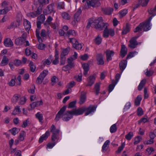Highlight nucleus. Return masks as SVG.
<instances>
[{
	"label": "nucleus",
	"instance_id": "f257e3e1",
	"mask_svg": "<svg viewBox=\"0 0 156 156\" xmlns=\"http://www.w3.org/2000/svg\"><path fill=\"white\" fill-rule=\"evenodd\" d=\"M96 106L90 105L88 107H82L77 109H75L71 111H67L63 114L67 107L66 105H65L60 109L56 115V117H60L63 116L69 117L70 116L82 114L84 112H85V115H87L93 113L96 110Z\"/></svg>",
	"mask_w": 156,
	"mask_h": 156
},
{
	"label": "nucleus",
	"instance_id": "f03ea898",
	"mask_svg": "<svg viewBox=\"0 0 156 156\" xmlns=\"http://www.w3.org/2000/svg\"><path fill=\"white\" fill-rule=\"evenodd\" d=\"M50 131L52 133L51 135V140L53 142L55 140L58 141L59 137L58 134L59 133L60 130L58 129H56L54 125H52L50 128Z\"/></svg>",
	"mask_w": 156,
	"mask_h": 156
},
{
	"label": "nucleus",
	"instance_id": "7ed1b4c3",
	"mask_svg": "<svg viewBox=\"0 0 156 156\" xmlns=\"http://www.w3.org/2000/svg\"><path fill=\"white\" fill-rule=\"evenodd\" d=\"M94 23H96L94 25L95 28L99 30H101L105 28L106 26H107V24H105L103 22L102 18L101 17L94 20Z\"/></svg>",
	"mask_w": 156,
	"mask_h": 156
},
{
	"label": "nucleus",
	"instance_id": "20e7f679",
	"mask_svg": "<svg viewBox=\"0 0 156 156\" xmlns=\"http://www.w3.org/2000/svg\"><path fill=\"white\" fill-rule=\"evenodd\" d=\"M86 2L88 6L95 7L99 6L101 5L99 1L96 0H87Z\"/></svg>",
	"mask_w": 156,
	"mask_h": 156
},
{
	"label": "nucleus",
	"instance_id": "39448f33",
	"mask_svg": "<svg viewBox=\"0 0 156 156\" xmlns=\"http://www.w3.org/2000/svg\"><path fill=\"white\" fill-rule=\"evenodd\" d=\"M138 37H133L129 41L130 44L129 45V46L130 48H134L136 47V46L138 44V42L136 40Z\"/></svg>",
	"mask_w": 156,
	"mask_h": 156
},
{
	"label": "nucleus",
	"instance_id": "423d86ee",
	"mask_svg": "<svg viewBox=\"0 0 156 156\" xmlns=\"http://www.w3.org/2000/svg\"><path fill=\"white\" fill-rule=\"evenodd\" d=\"M95 80V75H90L87 79V83L86 85V87L91 86L94 83Z\"/></svg>",
	"mask_w": 156,
	"mask_h": 156
},
{
	"label": "nucleus",
	"instance_id": "0eeeda50",
	"mask_svg": "<svg viewBox=\"0 0 156 156\" xmlns=\"http://www.w3.org/2000/svg\"><path fill=\"white\" fill-rule=\"evenodd\" d=\"M50 135L49 132L47 131L43 135L39 138V142L40 143H42L44 140H46Z\"/></svg>",
	"mask_w": 156,
	"mask_h": 156
},
{
	"label": "nucleus",
	"instance_id": "6e6552de",
	"mask_svg": "<svg viewBox=\"0 0 156 156\" xmlns=\"http://www.w3.org/2000/svg\"><path fill=\"white\" fill-rule=\"evenodd\" d=\"M127 64V61L126 60H122L119 63V67L120 70L122 71H122L126 68Z\"/></svg>",
	"mask_w": 156,
	"mask_h": 156
},
{
	"label": "nucleus",
	"instance_id": "1a4fd4ad",
	"mask_svg": "<svg viewBox=\"0 0 156 156\" xmlns=\"http://www.w3.org/2000/svg\"><path fill=\"white\" fill-rule=\"evenodd\" d=\"M127 49L125 45L122 44L121 45V48L120 51L121 56L122 58H123L127 54Z\"/></svg>",
	"mask_w": 156,
	"mask_h": 156
},
{
	"label": "nucleus",
	"instance_id": "9d476101",
	"mask_svg": "<svg viewBox=\"0 0 156 156\" xmlns=\"http://www.w3.org/2000/svg\"><path fill=\"white\" fill-rule=\"evenodd\" d=\"M86 99V93L84 91L82 92L80 98V101L79 102V104L80 105L83 104L85 101Z\"/></svg>",
	"mask_w": 156,
	"mask_h": 156
},
{
	"label": "nucleus",
	"instance_id": "9b49d317",
	"mask_svg": "<svg viewBox=\"0 0 156 156\" xmlns=\"http://www.w3.org/2000/svg\"><path fill=\"white\" fill-rule=\"evenodd\" d=\"M106 59L108 62L112 60L111 56L113 55L114 52L113 51H110V50H107L106 52Z\"/></svg>",
	"mask_w": 156,
	"mask_h": 156
},
{
	"label": "nucleus",
	"instance_id": "f8f14e48",
	"mask_svg": "<svg viewBox=\"0 0 156 156\" xmlns=\"http://www.w3.org/2000/svg\"><path fill=\"white\" fill-rule=\"evenodd\" d=\"M140 24H142V28L143 29L144 31H147L150 29V24L145 21L144 23H142Z\"/></svg>",
	"mask_w": 156,
	"mask_h": 156
},
{
	"label": "nucleus",
	"instance_id": "ddd939ff",
	"mask_svg": "<svg viewBox=\"0 0 156 156\" xmlns=\"http://www.w3.org/2000/svg\"><path fill=\"white\" fill-rule=\"evenodd\" d=\"M102 10L104 14L106 15H110L113 11V9L112 8H102Z\"/></svg>",
	"mask_w": 156,
	"mask_h": 156
},
{
	"label": "nucleus",
	"instance_id": "4468645a",
	"mask_svg": "<svg viewBox=\"0 0 156 156\" xmlns=\"http://www.w3.org/2000/svg\"><path fill=\"white\" fill-rule=\"evenodd\" d=\"M82 67L84 70L83 75L86 76L89 69V65L88 64H83Z\"/></svg>",
	"mask_w": 156,
	"mask_h": 156
},
{
	"label": "nucleus",
	"instance_id": "2eb2a0df",
	"mask_svg": "<svg viewBox=\"0 0 156 156\" xmlns=\"http://www.w3.org/2000/svg\"><path fill=\"white\" fill-rule=\"evenodd\" d=\"M4 44L6 47H11L13 46V44L10 39H7L4 41Z\"/></svg>",
	"mask_w": 156,
	"mask_h": 156
},
{
	"label": "nucleus",
	"instance_id": "dca6fc26",
	"mask_svg": "<svg viewBox=\"0 0 156 156\" xmlns=\"http://www.w3.org/2000/svg\"><path fill=\"white\" fill-rule=\"evenodd\" d=\"M21 95L20 94H15L12 98L11 101L13 103H16L18 101L20 98Z\"/></svg>",
	"mask_w": 156,
	"mask_h": 156
},
{
	"label": "nucleus",
	"instance_id": "f3484780",
	"mask_svg": "<svg viewBox=\"0 0 156 156\" xmlns=\"http://www.w3.org/2000/svg\"><path fill=\"white\" fill-rule=\"evenodd\" d=\"M9 59L7 56L4 55L3 58L2 60L1 63V66H4L6 65L8 63Z\"/></svg>",
	"mask_w": 156,
	"mask_h": 156
},
{
	"label": "nucleus",
	"instance_id": "a211bd4d",
	"mask_svg": "<svg viewBox=\"0 0 156 156\" xmlns=\"http://www.w3.org/2000/svg\"><path fill=\"white\" fill-rule=\"evenodd\" d=\"M23 24L25 30L29 31L31 28L30 22L27 20H25L24 21Z\"/></svg>",
	"mask_w": 156,
	"mask_h": 156
},
{
	"label": "nucleus",
	"instance_id": "6ab92c4d",
	"mask_svg": "<svg viewBox=\"0 0 156 156\" xmlns=\"http://www.w3.org/2000/svg\"><path fill=\"white\" fill-rule=\"evenodd\" d=\"M25 41L23 39L22 37H19L16 39L15 41V44L18 45H22Z\"/></svg>",
	"mask_w": 156,
	"mask_h": 156
},
{
	"label": "nucleus",
	"instance_id": "aec40b11",
	"mask_svg": "<svg viewBox=\"0 0 156 156\" xmlns=\"http://www.w3.org/2000/svg\"><path fill=\"white\" fill-rule=\"evenodd\" d=\"M21 112L20 107L18 106H16L12 114L13 115L20 114Z\"/></svg>",
	"mask_w": 156,
	"mask_h": 156
},
{
	"label": "nucleus",
	"instance_id": "412c9836",
	"mask_svg": "<svg viewBox=\"0 0 156 156\" xmlns=\"http://www.w3.org/2000/svg\"><path fill=\"white\" fill-rule=\"evenodd\" d=\"M130 25L129 24L127 23L125 28L123 29L122 34H126L130 31Z\"/></svg>",
	"mask_w": 156,
	"mask_h": 156
},
{
	"label": "nucleus",
	"instance_id": "4be33fe9",
	"mask_svg": "<svg viewBox=\"0 0 156 156\" xmlns=\"http://www.w3.org/2000/svg\"><path fill=\"white\" fill-rule=\"evenodd\" d=\"M31 121L29 119L24 120L23 122V124L22 125V127L23 128H26L27 126L29 125L31 123Z\"/></svg>",
	"mask_w": 156,
	"mask_h": 156
},
{
	"label": "nucleus",
	"instance_id": "5701e85b",
	"mask_svg": "<svg viewBox=\"0 0 156 156\" xmlns=\"http://www.w3.org/2000/svg\"><path fill=\"white\" fill-rule=\"evenodd\" d=\"M65 35L69 37L71 35L75 36L76 35V34L74 30H69L67 32V33L65 34Z\"/></svg>",
	"mask_w": 156,
	"mask_h": 156
},
{
	"label": "nucleus",
	"instance_id": "b1692460",
	"mask_svg": "<svg viewBox=\"0 0 156 156\" xmlns=\"http://www.w3.org/2000/svg\"><path fill=\"white\" fill-rule=\"evenodd\" d=\"M105 30L103 31V36L105 38H107L108 37L109 34L108 29V26H106Z\"/></svg>",
	"mask_w": 156,
	"mask_h": 156
},
{
	"label": "nucleus",
	"instance_id": "393cba45",
	"mask_svg": "<svg viewBox=\"0 0 156 156\" xmlns=\"http://www.w3.org/2000/svg\"><path fill=\"white\" fill-rule=\"evenodd\" d=\"M141 99V95H138L135 99L134 101L135 105L137 106H139L140 105V102Z\"/></svg>",
	"mask_w": 156,
	"mask_h": 156
},
{
	"label": "nucleus",
	"instance_id": "a878e982",
	"mask_svg": "<svg viewBox=\"0 0 156 156\" xmlns=\"http://www.w3.org/2000/svg\"><path fill=\"white\" fill-rule=\"evenodd\" d=\"M73 60L74 59L72 58V57H71L70 58H69L67 59V62L68 63L67 65L72 68L74 66V63L73 62Z\"/></svg>",
	"mask_w": 156,
	"mask_h": 156
},
{
	"label": "nucleus",
	"instance_id": "bb28decb",
	"mask_svg": "<svg viewBox=\"0 0 156 156\" xmlns=\"http://www.w3.org/2000/svg\"><path fill=\"white\" fill-rule=\"evenodd\" d=\"M146 82V80L145 79H144L141 80L138 87V90H140L142 89L143 87L145 85Z\"/></svg>",
	"mask_w": 156,
	"mask_h": 156
},
{
	"label": "nucleus",
	"instance_id": "cd10ccee",
	"mask_svg": "<svg viewBox=\"0 0 156 156\" xmlns=\"http://www.w3.org/2000/svg\"><path fill=\"white\" fill-rule=\"evenodd\" d=\"M102 38L98 35L97 37L94 39V42L97 45L100 44L101 42Z\"/></svg>",
	"mask_w": 156,
	"mask_h": 156
},
{
	"label": "nucleus",
	"instance_id": "c85d7f7f",
	"mask_svg": "<svg viewBox=\"0 0 156 156\" xmlns=\"http://www.w3.org/2000/svg\"><path fill=\"white\" fill-rule=\"evenodd\" d=\"M19 129L16 128L14 127L9 130L12 134L13 135H15L16 133H18L19 130L18 131Z\"/></svg>",
	"mask_w": 156,
	"mask_h": 156
},
{
	"label": "nucleus",
	"instance_id": "c756f323",
	"mask_svg": "<svg viewBox=\"0 0 156 156\" xmlns=\"http://www.w3.org/2000/svg\"><path fill=\"white\" fill-rule=\"evenodd\" d=\"M62 17L65 20H69L70 19V16L68 13L66 12L62 13Z\"/></svg>",
	"mask_w": 156,
	"mask_h": 156
},
{
	"label": "nucleus",
	"instance_id": "7c9ffc66",
	"mask_svg": "<svg viewBox=\"0 0 156 156\" xmlns=\"http://www.w3.org/2000/svg\"><path fill=\"white\" fill-rule=\"evenodd\" d=\"M117 129V127L115 124H114L112 125L110 129V131L111 133H114L116 132Z\"/></svg>",
	"mask_w": 156,
	"mask_h": 156
},
{
	"label": "nucleus",
	"instance_id": "2f4dec72",
	"mask_svg": "<svg viewBox=\"0 0 156 156\" xmlns=\"http://www.w3.org/2000/svg\"><path fill=\"white\" fill-rule=\"evenodd\" d=\"M100 84L99 83H96L94 86V88L96 91V94L98 95L99 93Z\"/></svg>",
	"mask_w": 156,
	"mask_h": 156
},
{
	"label": "nucleus",
	"instance_id": "473e14b6",
	"mask_svg": "<svg viewBox=\"0 0 156 156\" xmlns=\"http://www.w3.org/2000/svg\"><path fill=\"white\" fill-rule=\"evenodd\" d=\"M109 143L110 141L108 140H107L105 142L102 147V151L104 152L105 150L106 151L107 150L106 148L108 145H109Z\"/></svg>",
	"mask_w": 156,
	"mask_h": 156
},
{
	"label": "nucleus",
	"instance_id": "72a5a7b5",
	"mask_svg": "<svg viewBox=\"0 0 156 156\" xmlns=\"http://www.w3.org/2000/svg\"><path fill=\"white\" fill-rule=\"evenodd\" d=\"M36 36L37 38L38 41L40 43H41L42 42V40L41 37L40 36V31H39V29H36Z\"/></svg>",
	"mask_w": 156,
	"mask_h": 156
},
{
	"label": "nucleus",
	"instance_id": "f704fd0d",
	"mask_svg": "<svg viewBox=\"0 0 156 156\" xmlns=\"http://www.w3.org/2000/svg\"><path fill=\"white\" fill-rule=\"evenodd\" d=\"M76 101H75L70 102L69 104L68 108H72L76 107Z\"/></svg>",
	"mask_w": 156,
	"mask_h": 156
},
{
	"label": "nucleus",
	"instance_id": "c9c22d12",
	"mask_svg": "<svg viewBox=\"0 0 156 156\" xmlns=\"http://www.w3.org/2000/svg\"><path fill=\"white\" fill-rule=\"evenodd\" d=\"M25 132L24 131H21L19 137V139L20 141H23L24 139Z\"/></svg>",
	"mask_w": 156,
	"mask_h": 156
},
{
	"label": "nucleus",
	"instance_id": "e433bc0d",
	"mask_svg": "<svg viewBox=\"0 0 156 156\" xmlns=\"http://www.w3.org/2000/svg\"><path fill=\"white\" fill-rule=\"evenodd\" d=\"M48 73V71L46 70H44L40 74L39 76L40 77L43 78L44 79V78L46 76Z\"/></svg>",
	"mask_w": 156,
	"mask_h": 156
},
{
	"label": "nucleus",
	"instance_id": "4c0bfd02",
	"mask_svg": "<svg viewBox=\"0 0 156 156\" xmlns=\"http://www.w3.org/2000/svg\"><path fill=\"white\" fill-rule=\"evenodd\" d=\"M133 136V133L132 132H129L128 134L126 135L125 137L127 140H130Z\"/></svg>",
	"mask_w": 156,
	"mask_h": 156
},
{
	"label": "nucleus",
	"instance_id": "58836bf2",
	"mask_svg": "<svg viewBox=\"0 0 156 156\" xmlns=\"http://www.w3.org/2000/svg\"><path fill=\"white\" fill-rule=\"evenodd\" d=\"M36 107H37L36 103L34 102L30 105V106L28 108V109L29 111L32 110Z\"/></svg>",
	"mask_w": 156,
	"mask_h": 156
},
{
	"label": "nucleus",
	"instance_id": "ea45409f",
	"mask_svg": "<svg viewBox=\"0 0 156 156\" xmlns=\"http://www.w3.org/2000/svg\"><path fill=\"white\" fill-rule=\"evenodd\" d=\"M149 13L154 16L156 15V9L155 8L151 9L150 10H148Z\"/></svg>",
	"mask_w": 156,
	"mask_h": 156
},
{
	"label": "nucleus",
	"instance_id": "a19ab883",
	"mask_svg": "<svg viewBox=\"0 0 156 156\" xmlns=\"http://www.w3.org/2000/svg\"><path fill=\"white\" fill-rule=\"evenodd\" d=\"M142 24H140L138 25L135 29L134 30V32L135 33H136L137 32H140L142 30Z\"/></svg>",
	"mask_w": 156,
	"mask_h": 156
},
{
	"label": "nucleus",
	"instance_id": "79ce46f5",
	"mask_svg": "<svg viewBox=\"0 0 156 156\" xmlns=\"http://www.w3.org/2000/svg\"><path fill=\"white\" fill-rule=\"evenodd\" d=\"M66 59V58L63 55H60V63L61 65H63L65 64Z\"/></svg>",
	"mask_w": 156,
	"mask_h": 156
},
{
	"label": "nucleus",
	"instance_id": "37998d69",
	"mask_svg": "<svg viewBox=\"0 0 156 156\" xmlns=\"http://www.w3.org/2000/svg\"><path fill=\"white\" fill-rule=\"evenodd\" d=\"M142 137L140 136H137L135 138V141L133 144H134L136 145L138 144L142 140Z\"/></svg>",
	"mask_w": 156,
	"mask_h": 156
},
{
	"label": "nucleus",
	"instance_id": "c03bdc74",
	"mask_svg": "<svg viewBox=\"0 0 156 156\" xmlns=\"http://www.w3.org/2000/svg\"><path fill=\"white\" fill-rule=\"evenodd\" d=\"M125 144L124 143H122L121 146H119L118 148L117 151H116V153H120L123 150Z\"/></svg>",
	"mask_w": 156,
	"mask_h": 156
},
{
	"label": "nucleus",
	"instance_id": "a18cd8bd",
	"mask_svg": "<svg viewBox=\"0 0 156 156\" xmlns=\"http://www.w3.org/2000/svg\"><path fill=\"white\" fill-rule=\"evenodd\" d=\"M73 47L76 49L79 50L82 48V46L81 44L79 43L78 42L75 44H74Z\"/></svg>",
	"mask_w": 156,
	"mask_h": 156
},
{
	"label": "nucleus",
	"instance_id": "49530a36",
	"mask_svg": "<svg viewBox=\"0 0 156 156\" xmlns=\"http://www.w3.org/2000/svg\"><path fill=\"white\" fill-rule=\"evenodd\" d=\"M137 114L138 116H140L143 114L144 112L142 109L140 107H139L137 110Z\"/></svg>",
	"mask_w": 156,
	"mask_h": 156
},
{
	"label": "nucleus",
	"instance_id": "de8ad7c7",
	"mask_svg": "<svg viewBox=\"0 0 156 156\" xmlns=\"http://www.w3.org/2000/svg\"><path fill=\"white\" fill-rule=\"evenodd\" d=\"M13 63L15 66H17L21 64L22 62L19 59H16L14 60Z\"/></svg>",
	"mask_w": 156,
	"mask_h": 156
},
{
	"label": "nucleus",
	"instance_id": "09e8293b",
	"mask_svg": "<svg viewBox=\"0 0 156 156\" xmlns=\"http://www.w3.org/2000/svg\"><path fill=\"white\" fill-rule=\"evenodd\" d=\"M30 70L32 72H34L36 69L35 66L33 64V63L32 62H30Z\"/></svg>",
	"mask_w": 156,
	"mask_h": 156
},
{
	"label": "nucleus",
	"instance_id": "8fccbe9b",
	"mask_svg": "<svg viewBox=\"0 0 156 156\" xmlns=\"http://www.w3.org/2000/svg\"><path fill=\"white\" fill-rule=\"evenodd\" d=\"M37 20L38 21L41 22H44L45 20V16L43 14H41L37 18Z\"/></svg>",
	"mask_w": 156,
	"mask_h": 156
},
{
	"label": "nucleus",
	"instance_id": "3c124183",
	"mask_svg": "<svg viewBox=\"0 0 156 156\" xmlns=\"http://www.w3.org/2000/svg\"><path fill=\"white\" fill-rule=\"evenodd\" d=\"M27 99L25 97H21L20 98V101L19 102V104L21 105H23L25 103Z\"/></svg>",
	"mask_w": 156,
	"mask_h": 156
},
{
	"label": "nucleus",
	"instance_id": "603ef678",
	"mask_svg": "<svg viewBox=\"0 0 156 156\" xmlns=\"http://www.w3.org/2000/svg\"><path fill=\"white\" fill-rule=\"evenodd\" d=\"M69 39L70 42L73 44V47L74 46V44H75L78 42L76 39L73 38H70Z\"/></svg>",
	"mask_w": 156,
	"mask_h": 156
},
{
	"label": "nucleus",
	"instance_id": "864d4df0",
	"mask_svg": "<svg viewBox=\"0 0 156 156\" xmlns=\"http://www.w3.org/2000/svg\"><path fill=\"white\" fill-rule=\"evenodd\" d=\"M27 15L28 16L31 17L33 18H34L37 16L36 12H30L28 13L27 14Z\"/></svg>",
	"mask_w": 156,
	"mask_h": 156
},
{
	"label": "nucleus",
	"instance_id": "5fc2aeb1",
	"mask_svg": "<svg viewBox=\"0 0 156 156\" xmlns=\"http://www.w3.org/2000/svg\"><path fill=\"white\" fill-rule=\"evenodd\" d=\"M154 73V72L153 70H148V69H147L145 74L147 76L150 77Z\"/></svg>",
	"mask_w": 156,
	"mask_h": 156
},
{
	"label": "nucleus",
	"instance_id": "6e6d98bb",
	"mask_svg": "<svg viewBox=\"0 0 156 156\" xmlns=\"http://www.w3.org/2000/svg\"><path fill=\"white\" fill-rule=\"evenodd\" d=\"M69 48H68L64 49L62 51L61 55H64L65 57V56L67 55L68 54L69 50Z\"/></svg>",
	"mask_w": 156,
	"mask_h": 156
},
{
	"label": "nucleus",
	"instance_id": "4d7b16f0",
	"mask_svg": "<svg viewBox=\"0 0 156 156\" xmlns=\"http://www.w3.org/2000/svg\"><path fill=\"white\" fill-rule=\"evenodd\" d=\"M147 118H142L141 119L138 121V123L139 124H140L141 122H143L144 123H145L148 121V119H147Z\"/></svg>",
	"mask_w": 156,
	"mask_h": 156
},
{
	"label": "nucleus",
	"instance_id": "13d9d810",
	"mask_svg": "<svg viewBox=\"0 0 156 156\" xmlns=\"http://www.w3.org/2000/svg\"><path fill=\"white\" fill-rule=\"evenodd\" d=\"M127 12V9H125L120 11L119 13L122 17L125 16Z\"/></svg>",
	"mask_w": 156,
	"mask_h": 156
},
{
	"label": "nucleus",
	"instance_id": "bf43d9fd",
	"mask_svg": "<svg viewBox=\"0 0 156 156\" xmlns=\"http://www.w3.org/2000/svg\"><path fill=\"white\" fill-rule=\"evenodd\" d=\"M82 74L79 75L78 76H76L74 77V78L78 82H81L82 80Z\"/></svg>",
	"mask_w": 156,
	"mask_h": 156
},
{
	"label": "nucleus",
	"instance_id": "052dcab7",
	"mask_svg": "<svg viewBox=\"0 0 156 156\" xmlns=\"http://www.w3.org/2000/svg\"><path fill=\"white\" fill-rule=\"evenodd\" d=\"M76 84V83L74 81H72L69 83L68 85V88H70L73 87Z\"/></svg>",
	"mask_w": 156,
	"mask_h": 156
},
{
	"label": "nucleus",
	"instance_id": "680f3d73",
	"mask_svg": "<svg viewBox=\"0 0 156 156\" xmlns=\"http://www.w3.org/2000/svg\"><path fill=\"white\" fill-rule=\"evenodd\" d=\"M43 80V78H41L39 76L37 78L36 82L37 84H40L42 83Z\"/></svg>",
	"mask_w": 156,
	"mask_h": 156
},
{
	"label": "nucleus",
	"instance_id": "e2e57ef3",
	"mask_svg": "<svg viewBox=\"0 0 156 156\" xmlns=\"http://www.w3.org/2000/svg\"><path fill=\"white\" fill-rule=\"evenodd\" d=\"M72 68L67 65L63 67L62 70L65 71H66L71 69Z\"/></svg>",
	"mask_w": 156,
	"mask_h": 156
},
{
	"label": "nucleus",
	"instance_id": "0e129e2a",
	"mask_svg": "<svg viewBox=\"0 0 156 156\" xmlns=\"http://www.w3.org/2000/svg\"><path fill=\"white\" fill-rule=\"evenodd\" d=\"M16 82L15 79H12L9 83V85L10 86H13L15 85Z\"/></svg>",
	"mask_w": 156,
	"mask_h": 156
},
{
	"label": "nucleus",
	"instance_id": "69168bd1",
	"mask_svg": "<svg viewBox=\"0 0 156 156\" xmlns=\"http://www.w3.org/2000/svg\"><path fill=\"white\" fill-rule=\"evenodd\" d=\"M88 58L87 54H85L80 57V58L83 60L85 61L87 60Z\"/></svg>",
	"mask_w": 156,
	"mask_h": 156
},
{
	"label": "nucleus",
	"instance_id": "338daca9",
	"mask_svg": "<svg viewBox=\"0 0 156 156\" xmlns=\"http://www.w3.org/2000/svg\"><path fill=\"white\" fill-rule=\"evenodd\" d=\"M55 141L53 142V143H49L47 145V147L50 149L52 148L55 144L56 143L55 142Z\"/></svg>",
	"mask_w": 156,
	"mask_h": 156
},
{
	"label": "nucleus",
	"instance_id": "774afa93",
	"mask_svg": "<svg viewBox=\"0 0 156 156\" xmlns=\"http://www.w3.org/2000/svg\"><path fill=\"white\" fill-rule=\"evenodd\" d=\"M109 35L111 36H113L115 34V32L114 29H108Z\"/></svg>",
	"mask_w": 156,
	"mask_h": 156
}]
</instances>
